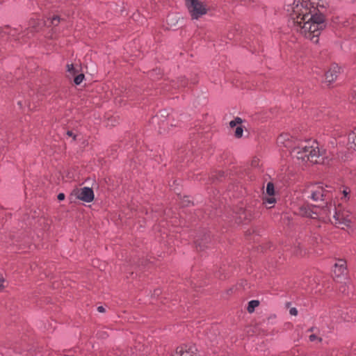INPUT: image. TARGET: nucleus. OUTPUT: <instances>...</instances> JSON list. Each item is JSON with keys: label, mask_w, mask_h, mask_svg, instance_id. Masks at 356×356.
<instances>
[{"label": "nucleus", "mask_w": 356, "mask_h": 356, "mask_svg": "<svg viewBox=\"0 0 356 356\" xmlns=\"http://www.w3.org/2000/svg\"><path fill=\"white\" fill-rule=\"evenodd\" d=\"M287 12L294 29L306 38L314 43L326 27L323 15L307 0H296L293 4L287 5Z\"/></svg>", "instance_id": "1"}, {"label": "nucleus", "mask_w": 356, "mask_h": 356, "mask_svg": "<svg viewBox=\"0 0 356 356\" xmlns=\"http://www.w3.org/2000/svg\"><path fill=\"white\" fill-rule=\"evenodd\" d=\"M299 214L313 219L326 217L332 224L342 229L349 227L353 218L348 211L342 210L340 206L337 207L331 202L321 209L311 205H302L300 207Z\"/></svg>", "instance_id": "2"}, {"label": "nucleus", "mask_w": 356, "mask_h": 356, "mask_svg": "<svg viewBox=\"0 0 356 356\" xmlns=\"http://www.w3.org/2000/svg\"><path fill=\"white\" fill-rule=\"evenodd\" d=\"M291 156L302 163L324 162V156L320 152L318 144L314 140L299 141L298 145L292 149Z\"/></svg>", "instance_id": "3"}, {"label": "nucleus", "mask_w": 356, "mask_h": 356, "mask_svg": "<svg viewBox=\"0 0 356 356\" xmlns=\"http://www.w3.org/2000/svg\"><path fill=\"white\" fill-rule=\"evenodd\" d=\"M330 188L331 187L327 186L324 188L323 185L319 184H312L308 186L305 193L308 198L314 201H327L332 198Z\"/></svg>", "instance_id": "4"}, {"label": "nucleus", "mask_w": 356, "mask_h": 356, "mask_svg": "<svg viewBox=\"0 0 356 356\" xmlns=\"http://www.w3.org/2000/svg\"><path fill=\"white\" fill-rule=\"evenodd\" d=\"M186 5L193 19H198L205 15L208 10L200 0H186Z\"/></svg>", "instance_id": "5"}, {"label": "nucleus", "mask_w": 356, "mask_h": 356, "mask_svg": "<svg viewBox=\"0 0 356 356\" xmlns=\"http://www.w3.org/2000/svg\"><path fill=\"white\" fill-rule=\"evenodd\" d=\"M300 140L291 136L288 133H283L280 134L277 139V144L280 147H284L290 151L291 154L292 149L294 147L298 145Z\"/></svg>", "instance_id": "6"}, {"label": "nucleus", "mask_w": 356, "mask_h": 356, "mask_svg": "<svg viewBox=\"0 0 356 356\" xmlns=\"http://www.w3.org/2000/svg\"><path fill=\"white\" fill-rule=\"evenodd\" d=\"M72 194L78 199L86 202H91L95 196L92 189L89 187L76 188L73 191Z\"/></svg>", "instance_id": "7"}, {"label": "nucleus", "mask_w": 356, "mask_h": 356, "mask_svg": "<svg viewBox=\"0 0 356 356\" xmlns=\"http://www.w3.org/2000/svg\"><path fill=\"white\" fill-rule=\"evenodd\" d=\"M340 73L341 67L337 64H332L325 74L326 82L332 83Z\"/></svg>", "instance_id": "8"}, {"label": "nucleus", "mask_w": 356, "mask_h": 356, "mask_svg": "<svg viewBox=\"0 0 356 356\" xmlns=\"http://www.w3.org/2000/svg\"><path fill=\"white\" fill-rule=\"evenodd\" d=\"M2 36L8 35L10 39L19 40L24 36V33H19L17 29H11L10 27H4L2 29Z\"/></svg>", "instance_id": "9"}, {"label": "nucleus", "mask_w": 356, "mask_h": 356, "mask_svg": "<svg viewBox=\"0 0 356 356\" xmlns=\"http://www.w3.org/2000/svg\"><path fill=\"white\" fill-rule=\"evenodd\" d=\"M334 276L340 277L347 273L346 262L343 259H339L334 264L333 270Z\"/></svg>", "instance_id": "10"}, {"label": "nucleus", "mask_w": 356, "mask_h": 356, "mask_svg": "<svg viewBox=\"0 0 356 356\" xmlns=\"http://www.w3.org/2000/svg\"><path fill=\"white\" fill-rule=\"evenodd\" d=\"M195 349L193 348H184L179 347L177 349L176 353L173 356H195Z\"/></svg>", "instance_id": "11"}, {"label": "nucleus", "mask_w": 356, "mask_h": 356, "mask_svg": "<svg viewBox=\"0 0 356 356\" xmlns=\"http://www.w3.org/2000/svg\"><path fill=\"white\" fill-rule=\"evenodd\" d=\"M348 143L350 147L356 150V128L349 134Z\"/></svg>", "instance_id": "12"}, {"label": "nucleus", "mask_w": 356, "mask_h": 356, "mask_svg": "<svg viewBox=\"0 0 356 356\" xmlns=\"http://www.w3.org/2000/svg\"><path fill=\"white\" fill-rule=\"evenodd\" d=\"M276 200L274 197V195H265L264 197V204L266 206H269V208H271L273 204L275 203Z\"/></svg>", "instance_id": "13"}, {"label": "nucleus", "mask_w": 356, "mask_h": 356, "mask_svg": "<svg viewBox=\"0 0 356 356\" xmlns=\"http://www.w3.org/2000/svg\"><path fill=\"white\" fill-rule=\"evenodd\" d=\"M259 305V302L258 300H251L248 303V311L249 313H252L254 311V309L258 307Z\"/></svg>", "instance_id": "14"}, {"label": "nucleus", "mask_w": 356, "mask_h": 356, "mask_svg": "<svg viewBox=\"0 0 356 356\" xmlns=\"http://www.w3.org/2000/svg\"><path fill=\"white\" fill-rule=\"evenodd\" d=\"M275 195V188L274 185L271 182H268L266 186V191L265 195Z\"/></svg>", "instance_id": "15"}, {"label": "nucleus", "mask_w": 356, "mask_h": 356, "mask_svg": "<svg viewBox=\"0 0 356 356\" xmlns=\"http://www.w3.org/2000/svg\"><path fill=\"white\" fill-rule=\"evenodd\" d=\"M47 22L49 25H52L54 26H57L60 22V19L58 16L55 15L51 19H48Z\"/></svg>", "instance_id": "16"}, {"label": "nucleus", "mask_w": 356, "mask_h": 356, "mask_svg": "<svg viewBox=\"0 0 356 356\" xmlns=\"http://www.w3.org/2000/svg\"><path fill=\"white\" fill-rule=\"evenodd\" d=\"M350 190L348 188H345L342 191L343 196L341 197V200L344 202L348 200L350 198Z\"/></svg>", "instance_id": "17"}, {"label": "nucleus", "mask_w": 356, "mask_h": 356, "mask_svg": "<svg viewBox=\"0 0 356 356\" xmlns=\"http://www.w3.org/2000/svg\"><path fill=\"white\" fill-rule=\"evenodd\" d=\"M242 122L243 120L241 118L236 117L229 122V126L233 128L236 126L241 125Z\"/></svg>", "instance_id": "18"}, {"label": "nucleus", "mask_w": 356, "mask_h": 356, "mask_svg": "<svg viewBox=\"0 0 356 356\" xmlns=\"http://www.w3.org/2000/svg\"><path fill=\"white\" fill-rule=\"evenodd\" d=\"M309 339L311 342H321L322 339L319 337L316 333H312L309 336Z\"/></svg>", "instance_id": "19"}, {"label": "nucleus", "mask_w": 356, "mask_h": 356, "mask_svg": "<svg viewBox=\"0 0 356 356\" xmlns=\"http://www.w3.org/2000/svg\"><path fill=\"white\" fill-rule=\"evenodd\" d=\"M188 84V82L186 81V79L184 77L182 78H180L177 83H175L176 86L177 88H179V87H186Z\"/></svg>", "instance_id": "20"}, {"label": "nucleus", "mask_w": 356, "mask_h": 356, "mask_svg": "<svg viewBox=\"0 0 356 356\" xmlns=\"http://www.w3.org/2000/svg\"><path fill=\"white\" fill-rule=\"evenodd\" d=\"M243 132V127L241 125H238L236 127L235 131H234V136L235 137L239 138L242 136Z\"/></svg>", "instance_id": "21"}, {"label": "nucleus", "mask_w": 356, "mask_h": 356, "mask_svg": "<svg viewBox=\"0 0 356 356\" xmlns=\"http://www.w3.org/2000/svg\"><path fill=\"white\" fill-rule=\"evenodd\" d=\"M83 79H84V75L83 74H80L75 76L74 81L75 84L79 85L83 81Z\"/></svg>", "instance_id": "22"}, {"label": "nucleus", "mask_w": 356, "mask_h": 356, "mask_svg": "<svg viewBox=\"0 0 356 356\" xmlns=\"http://www.w3.org/2000/svg\"><path fill=\"white\" fill-rule=\"evenodd\" d=\"M67 72H70L72 75H74L76 72L75 68L74 67V65L72 64H68L67 65Z\"/></svg>", "instance_id": "23"}, {"label": "nucleus", "mask_w": 356, "mask_h": 356, "mask_svg": "<svg viewBox=\"0 0 356 356\" xmlns=\"http://www.w3.org/2000/svg\"><path fill=\"white\" fill-rule=\"evenodd\" d=\"M259 159L257 157L253 158L252 160L251 161V165L253 168L257 167L259 165Z\"/></svg>", "instance_id": "24"}, {"label": "nucleus", "mask_w": 356, "mask_h": 356, "mask_svg": "<svg viewBox=\"0 0 356 356\" xmlns=\"http://www.w3.org/2000/svg\"><path fill=\"white\" fill-rule=\"evenodd\" d=\"M5 279L2 274L0 273V290H2L5 288L4 286Z\"/></svg>", "instance_id": "25"}, {"label": "nucleus", "mask_w": 356, "mask_h": 356, "mask_svg": "<svg viewBox=\"0 0 356 356\" xmlns=\"http://www.w3.org/2000/svg\"><path fill=\"white\" fill-rule=\"evenodd\" d=\"M289 314L292 316H297L298 315V310L295 307H292L289 309Z\"/></svg>", "instance_id": "26"}, {"label": "nucleus", "mask_w": 356, "mask_h": 356, "mask_svg": "<svg viewBox=\"0 0 356 356\" xmlns=\"http://www.w3.org/2000/svg\"><path fill=\"white\" fill-rule=\"evenodd\" d=\"M67 135L70 137H72L73 138V140H75L76 139V136L75 135H74L73 132L72 131H67Z\"/></svg>", "instance_id": "27"}, {"label": "nucleus", "mask_w": 356, "mask_h": 356, "mask_svg": "<svg viewBox=\"0 0 356 356\" xmlns=\"http://www.w3.org/2000/svg\"><path fill=\"white\" fill-rule=\"evenodd\" d=\"M65 199V195L64 193H59L58 195V200L61 201V200H63Z\"/></svg>", "instance_id": "28"}, {"label": "nucleus", "mask_w": 356, "mask_h": 356, "mask_svg": "<svg viewBox=\"0 0 356 356\" xmlns=\"http://www.w3.org/2000/svg\"><path fill=\"white\" fill-rule=\"evenodd\" d=\"M97 311L99 312H104L105 311V309L102 306H99L97 307Z\"/></svg>", "instance_id": "29"}, {"label": "nucleus", "mask_w": 356, "mask_h": 356, "mask_svg": "<svg viewBox=\"0 0 356 356\" xmlns=\"http://www.w3.org/2000/svg\"><path fill=\"white\" fill-rule=\"evenodd\" d=\"M17 104H18L19 108H22L23 107V104H22V102L21 101H19L17 102Z\"/></svg>", "instance_id": "30"}, {"label": "nucleus", "mask_w": 356, "mask_h": 356, "mask_svg": "<svg viewBox=\"0 0 356 356\" xmlns=\"http://www.w3.org/2000/svg\"><path fill=\"white\" fill-rule=\"evenodd\" d=\"M315 330H316V329L314 327H311L310 329L308 330V332H314L315 331Z\"/></svg>", "instance_id": "31"}, {"label": "nucleus", "mask_w": 356, "mask_h": 356, "mask_svg": "<svg viewBox=\"0 0 356 356\" xmlns=\"http://www.w3.org/2000/svg\"><path fill=\"white\" fill-rule=\"evenodd\" d=\"M355 102H356V98H355Z\"/></svg>", "instance_id": "32"}]
</instances>
